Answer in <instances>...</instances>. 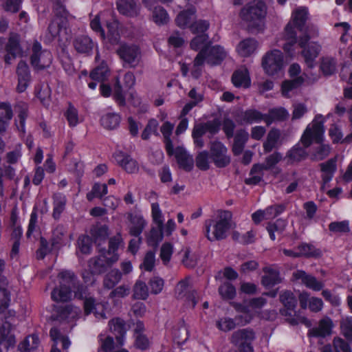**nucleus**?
<instances>
[{
  "mask_svg": "<svg viewBox=\"0 0 352 352\" xmlns=\"http://www.w3.org/2000/svg\"><path fill=\"white\" fill-rule=\"evenodd\" d=\"M308 16L307 8L298 7L292 12V19L285 27V38L287 43L284 45L283 49L291 57L296 54L294 47L296 44L297 33L302 30Z\"/></svg>",
  "mask_w": 352,
  "mask_h": 352,
  "instance_id": "1",
  "label": "nucleus"
},
{
  "mask_svg": "<svg viewBox=\"0 0 352 352\" xmlns=\"http://www.w3.org/2000/svg\"><path fill=\"white\" fill-rule=\"evenodd\" d=\"M231 228V212L219 211L214 218L205 221V236L210 241L223 240L227 237Z\"/></svg>",
  "mask_w": 352,
  "mask_h": 352,
  "instance_id": "2",
  "label": "nucleus"
},
{
  "mask_svg": "<svg viewBox=\"0 0 352 352\" xmlns=\"http://www.w3.org/2000/svg\"><path fill=\"white\" fill-rule=\"evenodd\" d=\"M266 14L267 6L265 2L261 0H252L241 9L239 16L249 26L261 30Z\"/></svg>",
  "mask_w": 352,
  "mask_h": 352,
  "instance_id": "3",
  "label": "nucleus"
},
{
  "mask_svg": "<svg viewBox=\"0 0 352 352\" xmlns=\"http://www.w3.org/2000/svg\"><path fill=\"white\" fill-rule=\"evenodd\" d=\"M280 300L285 308L280 310L282 316L292 325L305 324L307 327L311 326V322L306 317L301 316L294 311L297 300L292 292L284 291L280 294Z\"/></svg>",
  "mask_w": 352,
  "mask_h": 352,
  "instance_id": "4",
  "label": "nucleus"
},
{
  "mask_svg": "<svg viewBox=\"0 0 352 352\" xmlns=\"http://www.w3.org/2000/svg\"><path fill=\"white\" fill-rule=\"evenodd\" d=\"M60 285L52 292V298L56 302H66L72 299V287L74 284V274L70 271H63L59 273Z\"/></svg>",
  "mask_w": 352,
  "mask_h": 352,
  "instance_id": "5",
  "label": "nucleus"
},
{
  "mask_svg": "<svg viewBox=\"0 0 352 352\" xmlns=\"http://www.w3.org/2000/svg\"><path fill=\"white\" fill-rule=\"evenodd\" d=\"M324 119L322 115L316 116L311 123L305 130L300 141L305 148L309 147L313 142H320L324 137Z\"/></svg>",
  "mask_w": 352,
  "mask_h": 352,
  "instance_id": "6",
  "label": "nucleus"
},
{
  "mask_svg": "<svg viewBox=\"0 0 352 352\" xmlns=\"http://www.w3.org/2000/svg\"><path fill=\"white\" fill-rule=\"evenodd\" d=\"M0 52L3 54L4 61L8 65L12 64L16 58L22 56L23 52L19 36L12 34L7 41L0 38Z\"/></svg>",
  "mask_w": 352,
  "mask_h": 352,
  "instance_id": "7",
  "label": "nucleus"
},
{
  "mask_svg": "<svg viewBox=\"0 0 352 352\" xmlns=\"http://www.w3.org/2000/svg\"><path fill=\"white\" fill-rule=\"evenodd\" d=\"M265 303V299L260 297L252 299L247 305L234 304L235 309L242 314V315L236 316L239 324L245 325L250 322L256 313V309L261 308Z\"/></svg>",
  "mask_w": 352,
  "mask_h": 352,
  "instance_id": "8",
  "label": "nucleus"
},
{
  "mask_svg": "<svg viewBox=\"0 0 352 352\" xmlns=\"http://www.w3.org/2000/svg\"><path fill=\"white\" fill-rule=\"evenodd\" d=\"M262 67L269 76H274L280 72L284 67L283 53L278 50L267 52L262 58Z\"/></svg>",
  "mask_w": 352,
  "mask_h": 352,
  "instance_id": "9",
  "label": "nucleus"
},
{
  "mask_svg": "<svg viewBox=\"0 0 352 352\" xmlns=\"http://www.w3.org/2000/svg\"><path fill=\"white\" fill-rule=\"evenodd\" d=\"M118 259V255H113L111 257L107 256H100L97 258H91L89 261V267L90 272H83L82 277L85 283H91L94 281V274L102 272L105 268V263L111 264Z\"/></svg>",
  "mask_w": 352,
  "mask_h": 352,
  "instance_id": "10",
  "label": "nucleus"
},
{
  "mask_svg": "<svg viewBox=\"0 0 352 352\" xmlns=\"http://www.w3.org/2000/svg\"><path fill=\"white\" fill-rule=\"evenodd\" d=\"M52 54L47 50H42L41 45L35 41L32 45L30 62L36 70H42L48 67L52 63Z\"/></svg>",
  "mask_w": 352,
  "mask_h": 352,
  "instance_id": "11",
  "label": "nucleus"
},
{
  "mask_svg": "<svg viewBox=\"0 0 352 352\" xmlns=\"http://www.w3.org/2000/svg\"><path fill=\"white\" fill-rule=\"evenodd\" d=\"M117 53L124 65L135 67L140 60V48L133 44H122L117 50Z\"/></svg>",
  "mask_w": 352,
  "mask_h": 352,
  "instance_id": "12",
  "label": "nucleus"
},
{
  "mask_svg": "<svg viewBox=\"0 0 352 352\" xmlns=\"http://www.w3.org/2000/svg\"><path fill=\"white\" fill-rule=\"evenodd\" d=\"M309 39V36L305 35L300 37L298 41L299 45L302 48V55L304 57L305 62L309 67H312L314 65V60L318 56L321 46L318 43H307Z\"/></svg>",
  "mask_w": 352,
  "mask_h": 352,
  "instance_id": "13",
  "label": "nucleus"
},
{
  "mask_svg": "<svg viewBox=\"0 0 352 352\" xmlns=\"http://www.w3.org/2000/svg\"><path fill=\"white\" fill-rule=\"evenodd\" d=\"M204 52V60L210 65H219L228 56V52L221 45H210Z\"/></svg>",
  "mask_w": 352,
  "mask_h": 352,
  "instance_id": "14",
  "label": "nucleus"
},
{
  "mask_svg": "<svg viewBox=\"0 0 352 352\" xmlns=\"http://www.w3.org/2000/svg\"><path fill=\"white\" fill-rule=\"evenodd\" d=\"M126 225L130 235L135 237L140 236L146 226L147 222L140 213L129 212L126 214Z\"/></svg>",
  "mask_w": 352,
  "mask_h": 352,
  "instance_id": "15",
  "label": "nucleus"
},
{
  "mask_svg": "<svg viewBox=\"0 0 352 352\" xmlns=\"http://www.w3.org/2000/svg\"><path fill=\"white\" fill-rule=\"evenodd\" d=\"M211 156L214 163L218 167H225L230 162L226 147L220 142H213L210 144Z\"/></svg>",
  "mask_w": 352,
  "mask_h": 352,
  "instance_id": "16",
  "label": "nucleus"
},
{
  "mask_svg": "<svg viewBox=\"0 0 352 352\" xmlns=\"http://www.w3.org/2000/svg\"><path fill=\"white\" fill-rule=\"evenodd\" d=\"M293 277L296 280L300 281L310 289L316 292L320 291L324 286L322 281L318 280L316 277L307 274L303 270H297L293 273Z\"/></svg>",
  "mask_w": 352,
  "mask_h": 352,
  "instance_id": "17",
  "label": "nucleus"
},
{
  "mask_svg": "<svg viewBox=\"0 0 352 352\" xmlns=\"http://www.w3.org/2000/svg\"><path fill=\"white\" fill-rule=\"evenodd\" d=\"M189 283L188 279L181 280L175 287V294L177 298H186L188 305L194 307L197 300H196V294L195 292H190L188 289Z\"/></svg>",
  "mask_w": 352,
  "mask_h": 352,
  "instance_id": "18",
  "label": "nucleus"
},
{
  "mask_svg": "<svg viewBox=\"0 0 352 352\" xmlns=\"http://www.w3.org/2000/svg\"><path fill=\"white\" fill-rule=\"evenodd\" d=\"M258 47V43L252 38H247L241 41L236 47L237 54L243 58L250 57L254 55Z\"/></svg>",
  "mask_w": 352,
  "mask_h": 352,
  "instance_id": "19",
  "label": "nucleus"
},
{
  "mask_svg": "<svg viewBox=\"0 0 352 352\" xmlns=\"http://www.w3.org/2000/svg\"><path fill=\"white\" fill-rule=\"evenodd\" d=\"M298 298L302 309L309 308L313 312H318L323 307V302L321 298L311 297L307 292L301 293Z\"/></svg>",
  "mask_w": 352,
  "mask_h": 352,
  "instance_id": "20",
  "label": "nucleus"
},
{
  "mask_svg": "<svg viewBox=\"0 0 352 352\" xmlns=\"http://www.w3.org/2000/svg\"><path fill=\"white\" fill-rule=\"evenodd\" d=\"M333 327L331 319L324 318L319 322L317 327L312 328L309 331L308 335L313 337L324 338L331 333Z\"/></svg>",
  "mask_w": 352,
  "mask_h": 352,
  "instance_id": "21",
  "label": "nucleus"
},
{
  "mask_svg": "<svg viewBox=\"0 0 352 352\" xmlns=\"http://www.w3.org/2000/svg\"><path fill=\"white\" fill-rule=\"evenodd\" d=\"M117 8L120 14L135 16L139 14L138 0H117Z\"/></svg>",
  "mask_w": 352,
  "mask_h": 352,
  "instance_id": "22",
  "label": "nucleus"
},
{
  "mask_svg": "<svg viewBox=\"0 0 352 352\" xmlns=\"http://www.w3.org/2000/svg\"><path fill=\"white\" fill-rule=\"evenodd\" d=\"M115 159L120 166L127 173H135L138 172L139 169L138 164L137 162L130 156L119 151L115 154Z\"/></svg>",
  "mask_w": 352,
  "mask_h": 352,
  "instance_id": "23",
  "label": "nucleus"
},
{
  "mask_svg": "<svg viewBox=\"0 0 352 352\" xmlns=\"http://www.w3.org/2000/svg\"><path fill=\"white\" fill-rule=\"evenodd\" d=\"M321 352H352V350L347 341L339 336H336L333 339L332 345L324 346Z\"/></svg>",
  "mask_w": 352,
  "mask_h": 352,
  "instance_id": "24",
  "label": "nucleus"
},
{
  "mask_svg": "<svg viewBox=\"0 0 352 352\" xmlns=\"http://www.w3.org/2000/svg\"><path fill=\"white\" fill-rule=\"evenodd\" d=\"M109 327L112 333L116 336L120 345L124 344V336L126 332V324L120 318H114L109 321Z\"/></svg>",
  "mask_w": 352,
  "mask_h": 352,
  "instance_id": "25",
  "label": "nucleus"
},
{
  "mask_svg": "<svg viewBox=\"0 0 352 352\" xmlns=\"http://www.w3.org/2000/svg\"><path fill=\"white\" fill-rule=\"evenodd\" d=\"M85 313L88 315L94 313L98 319H106L107 317L104 312V305L102 303H95L91 298H86L84 302Z\"/></svg>",
  "mask_w": 352,
  "mask_h": 352,
  "instance_id": "26",
  "label": "nucleus"
},
{
  "mask_svg": "<svg viewBox=\"0 0 352 352\" xmlns=\"http://www.w3.org/2000/svg\"><path fill=\"white\" fill-rule=\"evenodd\" d=\"M283 158L282 155L278 152H275L269 155L265 161L264 164H258L254 165L251 170V173H261L263 170L272 169Z\"/></svg>",
  "mask_w": 352,
  "mask_h": 352,
  "instance_id": "27",
  "label": "nucleus"
},
{
  "mask_svg": "<svg viewBox=\"0 0 352 352\" xmlns=\"http://www.w3.org/2000/svg\"><path fill=\"white\" fill-rule=\"evenodd\" d=\"M256 336L250 329H243L234 331L231 336V342L234 344L239 343H252Z\"/></svg>",
  "mask_w": 352,
  "mask_h": 352,
  "instance_id": "28",
  "label": "nucleus"
},
{
  "mask_svg": "<svg viewBox=\"0 0 352 352\" xmlns=\"http://www.w3.org/2000/svg\"><path fill=\"white\" fill-rule=\"evenodd\" d=\"M173 155H175L179 166L186 170H191L193 166V158L183 147L179 146L175 150L173 149Z\"/></svg>",
  "mask_w": 352,
  "mask_h": 352,
  "instance_id": "29",
  "label": "nucleus"
},
{
  "mask_svg": "<svg viewBox=\"0 0 352 352\" xmlns=\"http://www.w3.org/2000/svg\"><path fill=\"white\" fill-rule=\"evenodd\" d=\"M67 19L63 16H56L48 27V32L52 38H55L66 32Z\"/></svg>",
  "mask_w": 352,
  "mask_h": 352,
  "instance_id": "30",
  "label": "nucleus"
},
{
  "mask_svg": "<svg viewBox=\"0 0 352 352\" xmlns=\"http://www.w3.org/2000/svg\"><path fill=\"white\" fill-rule=\"evenodd\" d=\"M80 314V308L71 305H66L58 310V320L70 322L78 318Z\"/></svg>",
  "mask_w": 352,
  "mask_h": 352,
  "instance_id": "31",
  "label": "nucleus"
},
{
  "mask_svg": "<svg viewBox=\"0 0 352 352\" xmlns=\"http://www.w3.org/2000/svg\"><path fill=\"white\" fill-rule=\"evenodd\" d=\"M173 340L178 344L184 343L188 338V329L184 321L175 324L171 329Z\"/></svg>",
  "mask_w": 352,
  "mask_h": 352,
  "instance_id": "32",
  "label": "nucleus"
},
{
  "mask_svg": "<svg viewBox=\"0 0 352 352\" xmlns=\"http://www.w3.org/2000/svg\"><path fill=\"white\" fill-rule=\"evenodd\" d=\"M232 81L236 87H249L251 80L248 69L242 68L236 71L232 75Z\"/></svg>",
  "mask_w": 352,
  "mask_h": 352,
  "instance_id": "33",
  "label": "nucleus"
},
{
  "mask_svg": "<svg viewBox=\"0 0 352 352\" xmlns=\"http://www.w3.org/2000/svg\"><path fill=\"white\" fill-rule=\"evenodd\" d=\"M173 129V124H171L169 122H165L162 125L160 129L164 137L166 151L169 155H173V145L170 140V136L172 135Z\"/></svg>",
  "mask_w": 352,
  "mask_h": 352,
  "instance_id": "34",
  "label": "nucleus"
},
{
  "mask_svg": "<svg viewBox=\"0 0 352 352\" xmlns=\"http://www.w3.org/2000/svg\"><path fill=\"white\" fill-rule=\"evenodd\" d=\"M50 334L52 340L54 342V345L53 346L51 352H60L56 347L58 342L62 343V347L64 349H67L69 347L71 342L68 338L62 335L56 328H52Z\"/></svg>",
  "mask_w": 352,
  "mask_h": 352,
  "instance_id": "35",
  "label": "nucleus"
},
{
  "mask_svg": "<svg viewBox=\"0 0 352 352\" xmlns=\"http://www.w3.org/2000/svg\"><path fill=\"white\" fill-rule=\"evenodd\" d=\"M100 350L98 352H128L125 349H120L118 346H115L113 340L110 336H104L100 334L99 336Z\"/></svg>",
  "mask_w": 352,
  "mask_h": 352,
  "instance_id": "36",
  "label": "nucleus"
},
{
  "mask_svg": "<svg viewBox=\"0 0 352 352\" xmlns=\"http://www.w3.org/2000/svg\"><path fill=\"white\" fill-rule=\"evenodd\" d=\"M265 275L262 278V283L265 287L272 286L280 282L279 272L272 267H266L263 269Z\"/></svg>",
  "mask_w": 352,
  "mask_h": 352,
  "instance_id": "37",
  "label": "nucleus"
},
{
  "mask_svg": "<svg viewBox=\"0 0 352 352\" xmlns=\"http://www.w3.org/2000/svg\"><path fill=\"white\" fill-rule=\"evenodd\" d=\"M39 340L37 336L31 335L27 336L18 345L19 352H34L38 346Z\"/></svg>",
  "mask_w": 352,
  "mask_h": 352,
  "instance_id": "38",
  "label": "nucleus"
},
{
  "mask_svg": "<svg viewBox=\"0 0 352 352\" xmlns=\"http://www.w3.org/2000/svg\"><path fill=\"white\" fill-rule=\"evenodd\" d=\"M12 118V111L10 106L6 103L0 104V133L6 130Z\"/></svg>",
  "mask_w": 352,
  "mask_h": 352,
  "instance_id": "39",
  "label": "nucleus"
},
{
  "mask_svg": "<svg viewBox=\"0 0 352 352\" xmlns=\"http://www.w3.org/2000/svg\"><path fill=\"white\" fill-rule=\"evenodd\" d=\"M249 138L248 133L245 130L237 131L235 135L232 151L235 155H239L242 153L245 144Z\"/></svg>",
  "mask_w": 352,
  "mask_h": 352,
  "instance_id": "40",
  "label": "nucleus"
},
{
  "mask_svg": "<svg viewBox=\"0 0 352 352\" xmlns=\"http://www.w3.org/2000/svg\"><path fill=\"white\" fill-rule=\"evenodd\" d=\"M195 18V10L193 8H190L187 10H184L179 12L175 19L176 23L181 28H186L190 26V23Z\"/></svg>",
  "mask_w": 352,
  "mask_h": 352,
  "instance_id": "41",
  "label": "nucleus"
},
{
  "mask_svg": "<svg viewBox=\"0 0 352 352\" xmlns=\"http://www.w3.org/2000/svg\"><path fill=\"white\" fill-rule=\"evenodd\" d=\"M74 45L78 52L89 54L94 47V43L89 37L83 36L76 38Z\"/></svg>",
  "mask_w": 352,
  "mask_h": 352,
  "instance_id": "42",
  "label": "nucleus"
},
{
  "mask_svg": "<svg viewBox=\"0 0 352 352\" xmlns=\"http://www.w3.org/2000/svg\"><path fill=\"white\" fill-rule=\"evenodd\" d=\"M120 120L121 118L119 114L110 112L102 116L100 122L104 128L107 129H114L119 126Z\"/></svg>",
  "mask_w": 352,
  "mask_h": 352,
  "instance_id": "43",
  "label": "nucleus"
},
{
  "mask_svg": "<svg viewBox=\"0 0 352 352\" xmlns=\"http://www.w3.org/2000/svg\"><path fill=\"white\" fill-rule=\"evenodd\" d=\"M266 115L265 123L267 125L271 124L274 121H281L285 120L289 116L288 111L284 108L272 109L270 110Z\"/></svg>",
  "mask_w": 352,
  "mask_h": 352,
  "instance_id": "44",
  "label": "nucleus"
},
{
  "mask_svg": "<svg viewBox=\"0 0 352 352\" xmlns=\"http://www.w3.org/2000/svg\"><path fill=\"white\" fill-rule=\"evenodd\" d=\"M152 11V20L157 25H162L166 24L169 21V16L166 10L162 6L153 7Z\"/></svg>",
  "mask_w": 352,
  "mask_h": 352,
  "instance_id": "45",
  "label": "nucleus"
},
{
  "mask_svg": "<svg viewBox=\"0 0 352 352\" xmlns=\"http://www.w3.org/2000/svg\"><path fill=\"white\" fill-rule=\"evenodd\" d=\"M64 116L66 118L69 126L71 127H74L83 121V118L82 116H79L78 110L71 104L69 105Z\"/></svg>",
  "mask_w": 352,
  "mask_h": 352,
  "instance_id": "46",
  "label": "nucleus"
},
{
  "mask_svg": "<svg viewBox=\"0 0 352 352\" xmlns=\"http://www.w3.org/2000/svg\"><path fill=\"white\" fill-rule=\"evenodd\" d=\"M121 278V272L117 269H113L106 274L103 281L104 287L111 289L120 281Z\"/></svg>",
  "mask_w": 352,
  "mask_h": 352,
  "instance_id": "47",
  "label": "nucleus"
},
{
  "mask_svg": "<svg viewBox=\"0 0 352 352\" xmlns=\"http://www.w3.org/2000/svg\"><path fill=\"white\" fill-rule=\"evenodd\" d=\"M237 324L241 325L236 318L233 319L227 316L220 318L216 321L217 329L224 332L235 329Z\"/></svg>",
  "mask_w": 352,
  "mask_h": 352,
  "instance_id": "48",
  "label": "nucleus"
},
{
  "mask_svg": "<svg viewBox=\"0 0 352 352\" xmlns=\"http://www.w3.org/2000/svg\"><path fill=\"white\" fill-rule=\"evenodd\" d=\"M299 257H318L321 254L320 250L309 243H301L297 248Z\"/></svg>",
  "mask_w": 352,
  "mask_h": 352,
  "instance_id": "49",
  "label": "nucleus"
},
{
  "mask_svg": "<svg viewBox=\"0 0 352 352\" xmlns=\"http://www.w3.org/2000/svg\"><path fill=\"white\" fill-rule=\"evenodd\" d=\"M110 75V71L106 63H102L96 67L90 74L91 79L97 81H104Z\"/></svg>",
  "mask_w": 352,
  "mask_h": 352,
  "instance_id": "50",
  "label": "nucleus"
},
{
  "mask_svg": "<svg viewBox=\"0 0 352 352\" xmlns=\"http://www.w3.org/2000/svg\"><path fill=\"white\" fill-rule=\"evenodd\" d=\"M340 325L342 335L349 342L352 343V316L342 317Z\"/></svg>",
  "mask_w": 352,
  "mask_h": 352,
  "instance_id": "51",
  "label": "nucleus"
},
{
  "mask_svg": "<svg viewBox=\"0 0 352 352\" xmlns=\"http://www.w3.org/2000/svg\"><path fill=\"white\" fill-rule=\"evenodd\" d=\"M243 120L250 124L260 122L262 120L265 122L266 115L256 109H248L243 113Z\"/></svg>",
  "mask_w": 352,
  "mask_h": 352,
  "instance_id": "52",
  "label": "nucleus"
},
{
  "mask_svg": "<svg viewBox=\"0 0 352 352\" xmlns=\"http://www.w3.org/2000/svg\"><path fill=\"white\" fill-rule=\"evenodd\" d=\"M280 133L278 130L272 129L267 134V140L263 143V149L265 152L269 153L276 146Z\"/></svg>",
  "mask_w": 352,
  "mask_h": 352,
  "instance_id": "53",
  "label": "nucleus"
},
{
  "mask_svg": "<svg viewBox=\"0 0 352 352\" xmlns=\"http://www.w3.org/2000/svg\"><path fill=\"white\" fill-rule=\"evenodd\" d=\"M107 40L112 44L118 43L120 39L118 32V23L116 20L107 23Z\"/></svg>",
  "mask_w": 352,
  "mask_h": 352,
  "instance_id": "54",
  "label": "nucleus"
},
{
  "mask_svg": "<svg viewBox=\"0 0 352 352\" xmlns=\"http://www.w3.org/2000/svg\"><path fill=\"white\" fill-rule=\"evenodd\" d=\"M190 45V48L195 51L206 49L210 45L208 42V36L206 34H197L192 39Z\"/></svg>",
  "mask_w": 352,
  "mask_h": 352,
  "instance_id": "55",
  "label": "nucleus"
},
{
  "mask_svg": "<svg viewBox=\"0 0 352 352\" xmlns=\"http://www.w3.org/2000/svg\"><path fill=\"white\" fill-rule=\"evenodd\" d=\"M182 263L187 267L192 268L197 264V256L188 248H185L179 253Z\"/></svg>",
  "mask_w": 352,
  "mask_h": 352,
  "instance_id": "56",
  "label": "nucleus"
},
{
  "mask_svg": "<svg viewBox=\"0 0 352 352\" xmlns=\"http://www.w3.org/2000/svg\"><path fill=\"white\" fill-rule=\"evenodd\" d=\"M303 80V78L300 76L292 80H286L283 82L281 88L283 96L287 98L290 97V92L300 86L302 83Z\"/></svg>",
  "mask_w": 352,
  "mask_h": 352,
  "instance_id": "57",
  "label": "nucleus"
},
{
  "mask_svg": "<svg viewBox=\"0 0 352 352\" xmlns=\"http://www.w3.org/2000/svg\"><path fill=\"white\" fill-rule=\"evenodd\" d=\"M307 155V153L305 148L294 146L287 152L286 157L290 163H294L305 159Z\"/></svg>",
  "mask_w": 352,
  "mask_h": 352,
  "instance_id": "58",
  "label": "nucleus"
},
{
  "mask_svg": "<svg viewBox=\"0 0 352 352\" xmlns=\"http://www.w3.org/2000/svg\"><path fill=\"white\" fill-rule=\"evenodd\" d=\"M91 250V239L89 236H81L78 239V249L76 254H89Z\"/></svg>",
  "mask_w": 352,
  "mask_h": 352,
  "instance_id": "59",
  "label": "nucleus"
},
{
  "mask_svg": "<svg viewBox=\"0 0 352 352\" xmlns=\"http://www.w3.org/2000/svg\"><path fill=\"white\" fill-rule=\"evenodd\" d=\"M148 296V287L145 283L138 280L133 289V298L139 300H145Z\"/></svg>",
  "mask_w": 352,
  "mask_h": 352,
  "instance_id": "60",
  "label": "nucleus"
},
{
  "mask_svg": "<svg viewBox=\"0 0 352 352\" xmlns=\"http://www.w3.org/2000/svg\"><path fill=\"white\" fill-rule=\"evenodd\" d=\"M321 170L323 173L322 178L324 182H329L333 174L336 170V161L334 160H329L327 162L320 164Z\"/></svg>",
  "mask_w": 352,
  "mask_h": 352,
  "instance_id": "61",
  "label": "nucleus"
},
{
  "mask_svg": "<svg viewBox=\"0 0 352 352\" xmlns=\"http://www.w3.org/2000/svg\"><path fill=\"white\" fill-rule=\"evenodd\" d=\"M91 234L95 243L100 245L109 235L108 228L105 226H95L91 230Z\"/></svg>",
  "mask_w": 352,
  "mask_h": 352,
  "instance_id": "62",
  "label": "nucleus"
},
{
  "mask_svg": "<svg viewBox=\"0 0 352 352\" xmlns=\"http://www.w3.org/2000/svg\"><path fill=\"white\" fill-rule=\"evenodd\" d=\"M337 63L333 58H322L320 68L324 75L329 76L336 71Z\"/></svg>",
  "mask_w": 352,
  "mask_h": 352,
  "instance_id": "63",
  "label": "nucleus"
},
{
  "mask_svg": "<svg viewBox=\"0 0 352 352\" xmlns=\"http://www.w3.org/2000/svg\"><path fill=\"white\" fill-rule=\"evenodd\" d=\"M66 204L65 196L61 193L55 194L54 196V217L58 218L64 210Z\"/></svg>",
  "mask_w": 352,
  "mask_h": 352,
  "instance_id": "64",
  "label": "nucleus"
}]
</instances>
